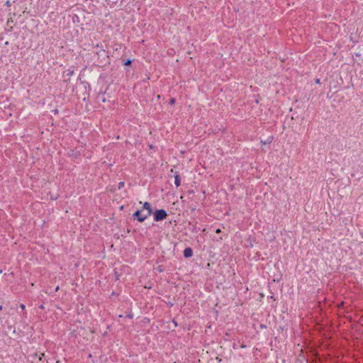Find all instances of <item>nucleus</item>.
Here are the masks:
<instances>
[{
	"mask_svg": "<svg viewBox=\"0 0 363 363\" xmlns=\"http://www.w3.org/2000/svg\"><path fill=\"white\" fill-rule=\"evenodd\" d=\"M118 294L114 291H113L111 294V296H118Z\"/></svg>",
	"mask_w": 363,
	"mask_h": 363,
	"instance_id": "18",
	"label": "nucleus"
},
{
	"mask_svg": "<svg viewBox=\"0 0 363 363\" xmlns=\"http://www.w3.org/2000/svg\"><path fill=\"white\" fill-rule=\"evenodd\" d=\"M67 77H71L74 74L73 69H67L65 72Z\"/></svg>",
	"mask_w": 363,
	"mask_h": 363,
	"instance_id": "9",
	"label": "nucleus"
},
{
	"mask_svg": "<svg viewBox=\"0 0 363 363\" xmlns=\"http://www.w3.org/2000/svg\"><path fill=\"white\" fill-rule=\"evenodd\" d=\"M315 83L316 84H320V79H315Z\"/></svg>",
	"mask_w": 363,
	"mask_h": 363,
	"instance_id": "20",
	"label": "nucleus"
},
{
	"mask_svg": "<svg viewBox=\"0 0 363 363\" xmlns=\"http://www.w3.org/2000/svg\"><path fill=\"white\" fill-rule=\"evenodd\" d=\"M142 212L141 209H138L133 214V218L140 223L144 222L149 217L146 214H142Z\"/></svg>",
	"mask_w": 363,
	"mask_h": 363,
	"instance_id": "3",
	"label": "nucleus"
},
{
	"mask_svg": "<svg viewBox=\"0 0 363 363\" xmlns=\"http://www.w3.org/2000/svg\"><path fill=\"white\" fill-rule=\"evenodd\" d=\"M174 184L177 187L181 185V177L179 174L176 173L174 174Z\"/></svg>",
	"mask_w": 363,
	"mask_h": 363,
	"instance_id": "6",
	"label": "nucleus"
},
{
	"mask_svg": "<svg viewBox=\"0 0 363 363\" xmlns=\"http://www.w3.org/2000/svg\"><path fill=\"white\" fill-rule=\"evenodd\" d=\"M125 317H126V318H133V313L130 311V312H129V313L126 315V316H125Z\"/></svg>",
	"mask_w": 363,
	"mask_h": 363,
	"instance_id": "10",
	"label": "nucleus"
},
{
	"mask_svg": "<svg viewBox=\"0 0 363 363\" xmlns=\"http://www.w3.org/2000/svg\"><path fill=\"white\" fill-rule=\"evenodd\" d=\"M3 309V306L1 305H0V311H1Z\"/></svg>",
	"mask_w": 363,
	"mask_h": 363,
	"instance_id": "27",
	"label": "nucleus"
},
{
	"mask_svg": "<svg viewBox=\"0 0 363 363\" xmlns=\"http://www.w3.org/2000/svg\"><path fill=\"white\" fill-rule=\"evenodd\" d=\"M174 363H176V362H174Z\"/></svg>",
	"mask_w": 363,
	"mask_h": 363,
	"instance_id": "30",
	"label": "nucleus"
},
{
	"mask_svg": "<svg viewBox=\"0 0 363 363\" xmlns=\"http://www.w3.org/2000/svg\"><path fill=\"white\" fill-rule=\"evenodd\" d=\"M273 138H273V136H269V137H268V138H267V140H264V141H262V140L261 142H262V143H264V144H270V143L272 142Z\"/></svg>",
	"mask_w": 363,
	"mask_h": 363,
	"instance_id": "7",
	"label": "nucleus"
},
{
	"mask_svg": "<svg viewBox=\"0 0 363 363\" xmlns=\"http://www.w3.org/2000/svg\"><path fill=\"white\" fill-rule=\"evenodd\" d=\"M95 48H99V44H96V46H95Z\"/></svg>",
	"mask_w": 363,
	"mask_h": 363,
	"instance_id": "26",
	"label": "nucleus"
},
{
	"mask_svg": "<svg viewBox=\"0 0 363 363\" xmlns=\"http://www.w3.org/2000/svg\"><path fill=\"white\" fill-rule=\"evenodd\" d=\"M0 323H1V318H0Z\"/></svg>",
	"mask_w": 363,
	"mask_h": 363,
	"instance_id": "29",
	"label": "nucleus"
},
{
	"mask_svg": "<svg viewBox=\"0 0 363 363\" xmlns=\"http://www.w3.org/2000/svg\"><path fill=\"white\" fill-rule=\"evenodd\" d=\"M247 247H253V244L252 242L250 241L249 245H247Z\"/></svg>",
	"mask_w": 363,
	"mask_h": 363,
	"instance_id": "19",
	"label": "nucleus"
},
{
	"mask_svg": "<svg viewBox=\"0 0 363 363\" xmlns=\"http://www.w3.org/2000/svg\"><path fill=\"white\" fill-rule=\"evenodd\" d=\"M123 186H124V182H121L118 183V189H122Z\"/></svg>",
	"mask_w": 363,
	"mask_h": 363,
	"instance_id": "11",
	"label": "nucleus"
},
{
	"mask_svg": "<svg viewBox=\"0 0 363 363\" xmlns=\"http://www.w3.org/2000/svg\"><path fill=\"white\" fill-rule=\"evenodd\" d=\"M106 98L103 97V98L101 99V101H102L103 103L106 102Z\"/></svg>",
	"mask_w": 363,
	"mask_h": 363,
	"instance_id": "21",
	"label": "nucleus"
},
{
	"mask_svg": "<svg viewBox=\"0 0 363 363\" xmlns=\"http://www.w3.org/2000/svg\"><path fill=\"white\" fill-rule=\"evenodd\" d=\"M104 94V93H103L102 91L99 92V95H98V98H99V97H100V95H101V94Z\"/></svg>",
	"mask_w": 363,
	"mask_h": 363,
	"instance_id": "22",
	"label": "nucleus"
},
{
	"mask_svg": "<svg viewBox=\"0 0 363 363\" xmlns=\"http://www.w3.org/2000/svg\"><path fill=\"white\" fill-rule=\"evenodd\" d=\"M168 305H169L170 307H172L174 304H173L172 303H170V302H169V303H168Z\"/></svg>",
	"mask_w": 363,
	"mask_h": 363,
	"instance_id": "23",
	"label": "nucleus"
},
{
	"mask_svg": "<svg viewBox=\"0 0 363 363\" xmlns=\"http://www.w3.org/2000/svg\"><path fill=\"white\" fill-rule=\"evenodd\" d=\"M184 257L185 258H190L193 256V250L191 247H186L183 252Z\"/></svg>",
	"mask_w": 363,
	"mask_h": 363,
	"instance_id": "5",
	"label": "nucleus"
},
{
	"mask_svg": "<svg viewBox=\"0 0 363 363\" xmlns=\"http://www.w3.org/2000/svg\"><path fill=\"white\" fill-rule=\"evenodd\" d=\"M216 233L218 234V233H221V230L220 228H217L216 230H215Z\"/></svg>",
	"mask_w": 363,
	"mask_h": 363,
	"instance_id": "16",
	"label": "nucleus"
},
{
	"mask_svg": "<svg viewBox=\"0 0 363 363\" xmlns=\"http://www.w3.org/2000/svg\"><path fill=\"white\" fill-rule=\"evenodd\" d=\"M175 102H176V99H175L174 98H171V99H169V104H172H172H175Z\"/></svg>",
	"mask_w": 363,
	"mask_h": 363,
	"instance_id": "13",
	"label": "nucleus"
},
{
	"mask_svg": "<svg viewBox=\"0 0 363 363\" xmlns=\"http://www.w3.org/2000/svg\"><path fill=\"white\" fill-rule=\"evenodd\" d=\"M142 211H144V210H147V213L146 215L150 216L152 215V213H153V209L150 205V203L147 201H145L143 205V208L141 209Z\"/></svg>",
	"mask_w": 363,
	"mask_h": 363,
	"instance_id": "4",
	"label": "nucleus"
},
{
	"mask_svg": "<svg viewBox=\"0 0 363 363\" xmlns=\"http://www.w3.org/2000/svg\"><path fill=\"white\" fill-rule=\"evenodd\" d=\"M255 103L256 104H258L259 103V101L257 99L255 100Z\"/></svg>",
	"mask_w": 363,
	"mask_h": 363,
	"instance_id": "28",
	"label": "nucleus"
},
{
	"mask_svg": "<svg viewBox=\"0 0 363 363\" xmlns=\"http://www.w3.org/2000/svg\"><path fill=\"white\" fill-rule=\"evenodd\" d=\"M153 219L156 222H160L165 220L168 216L167 211L164 209H157L152 213Z\"/></svg>",
	"mask_w": 363,
	"mask_h": 363,
	"instance_id": "2",
	"label": "nucleus"
},
{
	"mask_svg": "<svg viewBox=\"0 0 363 363\" xmlns=\"http://www.w3.org/2000/svg\"><path fill=\"white\" fill-rule=\"evenodd\" d=\"M94 57H97L96 60L95 61V65L97 67H103L110 64L109 57L106 51L103 48L96 52Z\"/></svg>",
	"mask_w": 363,
	"mask_h": 363,
	"instance_id": "1",
	"label": "nucleus"
},
{
	"mask_svg": "<svg viewBox=\"0 0 363 363\" xmlns=\"http://www.w3.org/2000/svg\"><path fill=\"white\" fill-rule=\"evenodd\" d=\"M39 308H41V309H44L43 305H40Z\"/></svg>",
	"mask_w": 363,
	"mask_h": 363,
	"instance_id": "25",
	"label": "nucleus"
},
{
	"mask_svg": "<svg viewBox=\"0 0 363 363\" xmlns=\"http://www.w3.org/2000/svg\"><path fill=\"white\" fill-rule=\"evenodd\" d=\"M36 356H38L39 360H42L43 357L45 356L44 353H40L39 354H36Z\"/></svg>",
	"mask_w": 363,
	"mask_h": 363,
	"instance_id": "12",
	"label": "nucleus"
},
{
	"mask_svg": "<svg viewBox=\"0 0 363 363\" xmlns=\"http://www.w3.org/2000/svg\"><path fill=\"white\" fill-rule=\"evenodd\" d=\"M173 323H174L175 326H177V323L175 320H173Z\"/></svg>",
	"mask_w": 363,
	"mask_h": 363,
	"instance_id": "24",
	"label": "nucleus"
},
{
	"mask_svg": "<svg viewBox=\"0 0 363 363\" xmlns=\"http://www.w3.org/2000/svg\"><path fill=\"white\" fill-rule=\"evenodd\" d=\"M259 328H260L261 329H264V328H267V325H264V324H260V325H259Z\"/></svg>",
	"mask_w": 363,
	"mask_h": 363,
	"instance_id": "15",
	"label": "nucleus"
},
{
	"mask_svg": "<svg viewBox=\"0 0 363 363\" xmlns=\"http://www.w3.org/2000/svg\"><path fill=\"white\" fill-rule=\"evenodd\" d=\"M133 62V60L127 59L125 60H123V65L124 66H130Z\"/></svg>",
	"mask_w": 363,
	"mask_h": 363,
	"instance_id": "8",
	"label": "nucleus"
},
{
	"mask_svg": "<svg viewBox=\"0 0 363 363\" xmlns=\"http://www.w3.org/2000/svg\"><path fill=\"white\" fill-rule=\"evenodd\" d=\"M20 308H21L22 310H25L26 306H25V305H24V304L21 303V304L20 305Z\"/></svg>",
	"mask_w": 363,
	"mask_h": 363,
	"instance_id": "17",
	"label": "nucleus"
},
{
	"mask_svg": "<svg viewBox=\"0 0 363 363\" xmlns=\"http://www.w3.org/2000/svg\"><path fill=\"white\" fill-rule=\"evenodd\" d=\"M5 6L10 7L11 6V3L10 2V1H6V2L5 3Z\"/></svg>",
	"mask_w": 363,
	"mask_h": 363,
	"instance_id": "14",
	"label": "nucleus"
}]
</instances>
